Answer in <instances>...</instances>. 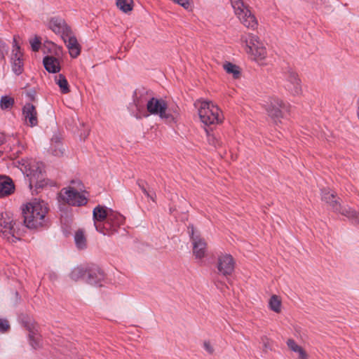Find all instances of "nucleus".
Masks as SVG:
<instances>
[{
  "mask_svg": "<svg viewBox=\"0 0 359 359\" xmlns=\"http://www.w3.org/2000/svg\"><path fill=\"white\" fill-rule=\"evenodd\" d=\"M48 208L44 201L34 200L22 209L24 223L29 229H39L47 226Z\"/></svg>",
  "mask_w": 359,
  "mask_h": 359,
  "instance_id": "obj_1",
  "label": "nucleus"
},
{
  "mask_svg": "<svg viewBox=\"0 0 359 359\" xmlns=\"http://www.w3.org/2000/svg\"><path fill=\"white\" fill-rule=\"evenodd\" d=\"M241 44L250 58L262 64L267 53L259 37L253 34H244L241 36Z\"/></svg>",
  "mask_w": 359,
  "mask_h": 359,
  "instance_id": "obj_2",
  "label": "nucleus"
},
{
  "mask_svg": "<svg viewBox=\"0 0 359 359\" xmlns=\"http://www.w3.org/2000/svg\"><path fill=\"white\" fill-rule=\"evenodd\" d=\"M195 104L198 107L200 119L205 125H215L222 122V112L212 102L198 100Z\"/></svg>",
  "mask_w": 359,
  "mask_h": 359,
  "instance_id": "obj_3",
  "label": "nucleus"
},
{
  "mask_svg": "<svg viewBox=\"0 0 359 359\" xmlns=\"http://www.w3.org/2000/svg\"><path fill=\"white\" fill-rule=\"evenodd\" d=\"M322 200L328 203L333 211L339 212L352 220L353 222L359 224V213L350 208L341 207L337 196L333 193H330L329 190L325 189L322 191Z\"/></svg>",
  "mask_w": 359,
  "mask_h": 359,
  "instance_id": "obj_4",
  "label": "nucleus"
},
{
  "mask_svg": "<svg viewBox=\"0 0 359 359\" xmlns=\"http://www.w3.org/2000/svg\"><path fill=\"white\" fill-rule=\"evenodd\" d=\"M15 225V220L8 213L0 215V235L9 243L20 239V233Z\"/></svg>",
  "mask_w": 359,
  "mask_h": 359,
  "instance_id": "obj_5",
  "label": "nucleus"
},
{
  "mask_svg": "<svg viewBox=\"0 0 359 359\" xmlns=\"http://www.w3.org/2000/svg\"><path fill=\"white\" fill-rule=\"evenodd\" d=\"M147 109L150 114L158 115L161 119H164L167 122L175 121L177 114V111H175V114H171L168 110L167 104L163 100L154 97L148 100Z\"/></svg>",
  "mask_w": 359,
  "mask_h": 359,
  "instance_id": "obj_6",
  "label": "nucleus"
},
{
  "mask_svg": "<svg viewBox=\"0 0 359 359\" xmlns=\"http://www.w3.org/2000/svg\"><path fill=\"white\" fill-rule=\"evenodd\" d=\"M25 173L29 180V188L43 187L46 183L43 180V165L41 163L35 161H30L25 165Z\"/></svg>",
  "mask_w": 359,
  "mask_h": 359,
  "instance_id": "obj_7",
  "label": "nucleus"
},
{
  "mask_svg": "<svg viewBox=\"0 0 359 359\" xmlns=\"http://www.w3.org/2000/svg\"><path fill=\"white\" fill-rule=\"evenodd\" d=\"M283 88L292 96H299L302 93L301 80L297 73L290 67L283 72Z\"/></svg>",
  "mask_w": 359,
  "mask_h": 359,
  "instance_id": "obj_8",
  "label": "nucleus"
},
{
  "mask_svg": "<svg viewBox=\"0 0 359 359\" xmlns=\"http://www.w3.org/2000/svg\"><path fill=\"white\" fill-rule=\"evenodd\" d=\"M290 104L278 97H272L266 105L269 116L276 123L284 117L285 113L290 111Z\"/></svg>",
  "mask_w": 359,
  "mask_h": 359,
  "instance_id": "obj_9",
  "label": "nucleus"
},
{
  "mask_svg": "<svg viewBox=\"0 0 359 359\" xmlns=\"http://www.w3.org/2000/svg\"><path fill=\"white\" fill-rule=\"evenodd\" d=\"M109 210L110 209H107L104 206L97 205L93 209V217L95 229L102 234L103 233H107L104 229H109L110 227L109 223H107L109 214Z\"/></svg>",
  "mask_w": 359,
  "mask_h": 359,
  "instance_id": "obj_10",
  "label": "nucleus"
},
{
  "mask_svg": "<svg viewBox=\"0 0 359 359\" xmlns=\"http://www.w3.org/2000/svg\"><path fill=\"white\" fill-rule=\"evenodd\" d=\"M188 233L192 242L194 255L196 259H203L206 255L207 243L201 237L200 234L195 233V229L193 225L188 226Z\"/></svg>",
  "mask_w": 359,
  "mask_h": 359,
  "instance_id": "obj_11",
  "label": "nucleus"
},
{
  "mask_svg": "<svg viewBox=\"0 0 359 359\" xmlns=\"http://www.w3.org/2000/svg\"><path fill=\"white\" fill-rule=\"evenodd\" d=\"M60 197L71 205L81 206L87 203V198L73 187L62 189Z\"/></svg>",
  "mask_w": 359,
  "mask_h": 359,
  "instance_id": "obj_12",
  "label": "nucleus"
},
{
  "mask_svg": "<svg viewBox=\"0 0 359 359\" xmlns=\"http://www.w3.org/2000/svg\"><path fill=\"white\" fill-rule=\"evenodd\" d=\"M236 262L229 254H221L218 256L217 269L219 274L224 276H231L235 269Z\"/></svg>",
  "mask_w": 359,
  "mask_h": 359,
  "instance_id": "obj_13",
  "label": "nucleus"
},
{
  "mask_svg": "<svg viewBox=\"0 0 359 359\" xmlns=\"http://www.w3.org/2000/svg\"><path fill=\"white\" fill-rule=\"evenodd\" d=\"M48 27L54 33L65 39L66 36L72 34L70 27L67 25L65 21L61 18H53L50 20Z\"/></svg>",
  "mask_w": 359,
  "mask_h": 359,
  "instance_id": "obj_14",
  "label": "nucleus"
},
{
  "mask_svg": "<svg viewBox=\"0 0 359 359\" xmlns=\"http://www.w3.org/2000/svg\"><path fill=\"white\" fill-rule=\"evenodd\" d=\"M125 222V217L119 214L118 212H114L112 210H109V214L108 216V220L107 223L110 225L109 229H104L107 233H103L104 235H112L116 233L118 228L123 225Z\"/></svg>",
  "mask_w": 359,
  "mask_h": 359,
  "instance_id": "obj_15",
  "label": "nucleus"
},
{
  "mask_svg": "<svg viewBox=\"0 0 359 359\" xmlns=\"http://www.w3.org/2000/svg\"><path fill=\"white\" fill-rule=\"evenodd\" d=\"M23 54L20 46L15 44L11 55L12 70L16 75H20L24 70Z\"/></svg>",
  "mask_w": 359,
  "mask_h": 359,
  "instance_id": "obj_16",
  "label": "nucleus"
},
{
  "mask_svg": "<svg viewBox=\"0 0 359 359\" xmlns=\"http://www.w3.org/2000/svg\"><path fill=\"white\" fill-rule=\"evenodd\" d=\"M22 115L28 126L34 127L38 125V113L35 106L32 104H25L22 108Z\"/></svg>",
  "mask_w": 359,
  "mask_h": 359,
  "instance_id": "obj_17",
  "label": "nucleus"
},
{
  "mask_svg": "<svg viewBox=\"0 0 359 359\" xmlns=\"http://www.w3.org/2000/svg\"><path fill=\"white\" fill-rule=\"evenodd\" d=\"M237 18L245 27L249 29H255L258 25L257 20L250 8L245 10L243 14H241Z\"/></svg>",
  "mask_w": 359,
  "mask_h": 359,
  "instance_id": "obj_18",
  "label": "nucleus"
},
{
  "mask_svg": "<svg viewBox=\"0 0 359 359\" xmlns=\"http://www.w3.org/2000/svg\"><path fill=\"white\" fill-rule=\"evenodd\" d=\"M69 50L71 57L75 58L78 57L81 53L80 45L75 36H72V33L69 36L62 39Z\"/></svg>",
  "mask_w": 359,
  "mask_h": 359,
  "instance_id": "obj_19",
  "label": "nucleus"
},
{
  "mask_svg": "<svg viewBox=\"0 0 359 359\" xmlns=\"http://www.w3.org/2000/svg\"><path fill=\"white\" fill-rule=\"evenodd\" d=\"M150 98L147 92L144 89L135 90L134 102L139 112L144 109L145 104H147V102Z\"/></svg>",
  "mask_w": 359,
  "mask_h": 359,
  "instance_id": "obj_20",
  "label": "nucleus"
},
{
  "mask_svg": "<svg viewBox=\"0 0 359 359\" xmlns=\"http://www.w3.org/2000/svg\"><path fill=\"white\" fill-rule=\"evenodd\" d=\"M14 189V184L10 178L0 177V198L11 194Z\"/></svg>",
  "mask_w": 359,
  "mask_h": 359,
  "instance_id": "obj_21",
  "label": "nucleus"
},
{
  "mask_svg": "<svg viewBox=\"0 0 359 359\" xmlns=\"http://www.w3.org/2000/svg\"><path fill=\"white\" fill-rule=\"evenodd\" d=\"M43 63L46 70L50 73H57L60 70L59 60L53 56L45 57Z\"/></svg>",
  "mask_w": 359,
  "mask_h": 359,
  "instance_id": "obj_22",
  "label": "nucleus"
},
{
  "mask_svg": "<svg viewBox=\"0 0 359 359\" xmlns=\"http://www.w3.org/2000/svg\"><path fill=\"white\" fill-rule=\"evenodd\" d=\"M230 1L236 17L243 14L245 10L250 9L249 6L245 4L243 0H230Z\"/></svg>",
  "mask_w": 359,
  "mask_h": 359,
  "instance_id": "obj_23",
  "label": "nucleus"
},
{
  "mask_svg": "<svg viewBox=\"0 0 359 359\" xmlns=\"http://www.w3.org/2000/svg\"><path fill=\"white\" fill-rule=\"evenodd\" d=\"M64 147L60 142V138L58 136H54L51 139V151L54 156H61L64 152Z\"/></svg>",
  "mask_w": 359,
  "mask_h": 359,
  "instance_id": "obj_24",
  "label": "nucleus"
},
{
  "mask_svg": "<svg viewBox=\"0 0 359 359\" xmlns=\"http://www.w3.org/2000/svg\"><path fill=\"white\" fill-rule=\"evenodd\" d=\"M102 277L103 274L100 270L89 269L87 270L86 281L90 284H94L102 278Z\"/></svg>",
  "mask_w": 359,
  "mask_h": 359,
  "instance_id": "obj_25",
  "label": "nucleus"
},
{
  "mask_svg": "<svg viewBox=\"0 0 359 359\" xmlns=\"http://www.w3.org/2000/svg\"><path fill=\"white\" fill-rule=\"evenodd\" d=\"M55 83L60 87L62 93L67 94L70 91L68 81L65 76L62 74L55 76Z\"/></svg>",
  "mask_w": 359,
  "mask_h": 359,
  "instance_id": "obj_26",
  "label": "nucleus"
},
{
  "mask_svg": "<svg viewBox=\"0 0 359 359\" xmlns=\"http://www.w3.org/2000/svg\"><path fill=\"white\" fill-rule=\"evenodd\" d=\"M74 241L76 247L83 250L87 247V240L83 230H78L74 235Z\"/></svg>",
  "mask_w": 359,
  "mask_h": 359,
  "instance_id": "obj_27",
  "label": "nucleus"
},
{
  "mask_svg": "<svg viewBox=\"0 0 359 359\" xmlns=\"http://www.w3.org/2000/svg\"><path fill=\"white\" fill-rule=\"evenodd\" d=\"M282 302L280 298L273 294L271 297L269 301V306L271 311L275 313H279L281 311Z\"/></svg>",
  "mask_w": 359,
  "mask_h": 359,
  "instance_id": "obj_28",
  "label": "nucleus"
},
{
  "mask_svg": "<svg viewBox=\"0 0 359 359\" xmlns=\"http://www.w3.org/2000/svg\"><path fill=\"white\" fill-rule=\"evenodd\" d=\"M86 269L82 267H76L70 273V278L74 281H77L81 279L86 280Z\"/></svg>",
  "mask_w": 359,
  "mask_h": 359,
  "instance_id": "obj_29",
  "label": "nucleus"
},
{
  "mask_svg": "<svg viewBox=\"0 0 359 359\" xmlns=\"http://www.w3.org/2000/svg\"><path fill=\"white\" fill-rule=\"evenodd\" d=\"M223 67L228 74H232L234 79L240 77L241 72L237 65L231 62H226L224 64Z\"/></svg>",
  "mask_w": 359,
  "mask_h": 359,
  "instance_id": "obj_30",
  "label": "nucleus"
},
{
  "mask_svg": "<svg viewBox=\"0 0 359 359\" xmlns=\"http://www.w3.org/2000/svg\"><path fill=\"white\" fill-rule=\"evenodd\" d=\"M29 340L30 345L34 348H38L41 346V336L35 331H30L29 333Z\"/></svg>",
  "mask_w": 359,
  "mask_h": 359,
  "instance_id": "obj_31",
  "label": "nucleus"
},
{
  "mask_svg": "<svg viewBox=\"0 0 359 359\" xmlns=\"http://www.w3.org/2000/svg\"><path fill=\"white\" fill-rule=\"evenodd\" d=\"M133 3V0H116L117 7L124 13L132 11Z\"/></svg>",
  "mask_w": 359,
  "mask_h": 359,
  "instance_id": "obj_32",
  "label": "nucleus"
},
{
  "mask_svg": "<svg viewBox=\"0 0 359 359\" xmlns=\"http://www.w3.org/2000/svg\"><path fill=\"white\" fill-rule=\"evenodd\" d=\"M14 99L10 96H2L0 100V107L2 110L11 109L14 104Z\"/></svg>",
  "mask_w": 359,
  "mask_h": 359,
  "instance_id": "obj_33",
  "label": "nucleus"
},
{
  "mask_svg": "<svg viewBox=\"0 0 359 359\" xmlns=\"http://www.w3.org/2000/svg\"><path fill=\"white\" fill-rule=\"evenodd\" d=\"M207 133V140L210 144L212 145L215 147H219L221 145V142L218 137L214 134L211 133L210 131L206 130Z\"/></svg>",
  "mask_w": 359,
  "mask_h": 359,
  "instance_id": "obj_34",
  "label": "nucleus"
},
{
  "mask_svg": "<svg viewBox=\"0 0 359 359\" xmlns=\"http://www.w3.org/2000/svg\"><path fill=\"white\" fill-rule=\"evenodd\" d=\"M10 330V325L6 319L0 318V332L4 333Z\"/></svg>",
  "mask_w": 359,
  "mask_h": 359,
  "instance_id": "obj_35",
  "label": "nucleus"
},
{
  "mask_svg": "<svg viewBox=\"0 0 359 359\" xmlns=\"http://www.w3.org/2000/svg\"><path fill=\"white\" fill-rule=\"evenodd\" d=\"M287 345L288 347L293 351L297 352L298 351H300L301 346H299L298 344H296V342L293 339H288L287 341Z\"/></svg>",
  "mask_w": 359,
  "mask_h": 359,
  "instance_id": "obj_36",
  "label": "nucleus"
},
{
  "mask_svg": "<svg viewBox=\"0 0 359 359\" xmlns=\"http://www.w3.org/2000/svg\"><path fill=\"white\" fill-rule=\"evenodd\" d=\"M138 185L140 187V188L141 189V190L142 191V192L148 197V198H150L153 201H154V196H155V194H150L147 190V189L144 187V184H143V182L142 181H138Z\"/></svg>",
  "mask_w": 359,
  "mask_h": 359,
  "instance_id": "obj_37",
  "label": "nucleus"
},
{
  "mask_svg": "<svg viewBox=\"0 0 359 359\" xmlns=\"http://www.w3.org/2000/svg\"><path fill=\"white\" fill-rule=\"evenodd\" d=\"M32 48L34 51H38L40 46H41V41L37 38H34V39H32L30 41Z\"/></svg>",
  "mask_w": 359,
  "mask_h": 359,
  "instance_id": "obj_38",
  "label": "nucleus"
},
{
  "mask_svg": "<svg viewBox=\"0 0 359 359\" xmlns=\"http://www.w3.org/2000/svg\"><path fill=\"white\" fill-rule=\"evenodd\" d=\"M203 347L205 350L210 354H212L214 352V348L209 341H205L203 343Z\"/></svg>",
  "mask_w": 359,
  "mask_h": 359,
  "instance_id": "obj_39",
  "label": "nucleus"
},
{
  "mask_svg": "<svg viewBox=\"0 0 359 359\" xmlns=\"http://www.w3.org/2000/svg\"><path fill=\"white\" fill-rule=\"evenodd\" d=\"M5 50H6V44L1 39H0V61L4 58Z\"/></svg>",
  "mask_w": 359,
  "mask_h": 359,
  "instance_id": "obj_40",
  "label": "nucleus"
},
{
  "mask_svg": "<svg viewBox=\"0 0 359 359\" xmlns=\"http://www.w3.org/2000/svg\"><path fill=\"white\" fill-rule=\"evenodd\" d=\"M297 353H299V358L300 359H306L307 355L306 352L303 350V348L301 347L300 351H298Z\"/></svg>",
  "mask_w": 359,
  "mask_h": 359,
  "instance_id": "obj_41",
  "label": "nucleus"
},
{
  "mask_svg": "<svg viewBox=\"0 0 359 359\" xmlns=\"http://www.w3.org/2000/svg\"><path fill=\"white\" fill-rule=\"evenodd\" d=\"M262 342H263L265 349L267 350L268 348H270L269 340L266 337L262 338Z\"/></svg>",
  "mask_w": 359,
  "mask_h": 359,
  "instance_id": "obj_42",
  "label": "nucleus"
},
{
  "mask_svg": "<svg viewBox=\"0 0 359 359\" xmlns=\"http://www.w3.org/2000/svg\"><path fill=\"white\" fill-rule=\"evenodd\" d=\"M5 142V138L3 136H0V145H2Z\"/></svg>",
  "mask_w": 359,
  "mask_h": 359,
  "instance_id": "obj_43",
  "label": "nucleus"
},
{
  "mask_svg": "<svg viewBox=\"0 0 359 359\" xmlns=\"http://www.w3.org/2000/svg\"><path fill=\"white\" fill-rule=\"evenodd\" d=\"M136 117H137V118H141V116H137H137H136Z\"/></svg>",
  "mask_w": 359,
  "mask_h": 359,
  "instance_id": "obj_44",
  "label": "nucleus"
}]
</instances>
